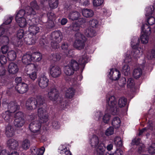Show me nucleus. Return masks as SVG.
Wrapping results in <instances>:
<instances>
[{
  "label": "nucleus",
  "instance_id": "dca6fc26",
  "mask_svg": "<svg viewBox=\"0 0 155 155\" xmlns=\"http://www.w3.org/2000/svg\"><path fill=\"white\" fill-rule=\"evenodd\" d=\"M15 88L17 91L21 94L25 93L28 91V85L24 83L18 84L16 85Z\"/></svg>",
  "mask_w": 155,
  "mask_h": 155
},
{
  "label": "nucleus",
  "instance_id": "69168bd1",
  "mask_svg": "<svg viewBox=\"0 0 155 155\" xmlns=\"http://www.w3.org/2000/svg\"><path fill=\"white\" fill-rule=\"evenodd\" d=\"M7 61V58L5 56L3 55L0 56V63L2 65L5 64Z\"/></svg>",
  "mask_w": 155,
  "mask_h": 155
},
{
  "label": "nucleus",
  "instance_id": "7c9ffc66",
  "mask_svg": "<svg viewBox=\"0 0 155 155\" xmlns=\"http://www.w3.org/2000/svg\"><path fill=\"white\" fill-rule=\"evenodd\" d=\"M17 22L21 27H24L26 26L27 22L26 18H21L15 19Z\"/></svg>",
  "mask_w": 155,
  "mask_h": 155
},
{
  "label": "nucleus",
  "instance_id": "f3484780",
  "mask_svg": "<svg viewBox=\"0 0 155 155\" xmlns=\"http://www.w3.org/2000/svg\"><path fill=\"white\" fill-rule=\"evenodd\" d=\"M18 66L15 63L11 62L8 65V70L10 74H15L18 72Z\"/></svg>",
  "mask_w": 155,
  "mask_h": 155
},
{
  "label": "nucleus",
  "instance_id": "a18cd8bd",
  "mask_svg": "<svg viewBox=\"0 0 155 155\" xmlns=\"http://www.w3.org/2000/svg\"><path fill=\"white\" fill-rule=\"evenodd\" d=\"M130 68L129 66L127 64H125L123 66L122 71L125 75H127L130 73Z\"/></svg>",
  "mask_w": 155,
  "mask_h": 155
},
{
  "label": "nucleus",
  "instance_id": "37998d69",
  "mask_svg": "<svg viewBox=\"0 0 155 155\" xmlns=\"http://www.w3.org/2000/svg\"><path fill=\"white\" fill-rule=\"evenodd\" d=\"M16 57V53L15 51L12 50L8 52V57L9 60L14 61Z\"/></svg>",
  "mask_w": 155,
  "mask_h": 155
},
{
  "label": "nucleus",
  "instance_id": "a878e982",
  "mask_svg": "<svg viewBox=\"0 0 155 155\" xmlns=\"http://www.w3.org/2000/svg\"><path fill=\"white\" fill-rule=\"evenodd\" d=\"M15 130L13 127L10 125H7L5 128V134L8 137H11L13 136Z\"/></svg>",
  "mask_w": 155,
  "mask_h": 155
},
{
  "label": "nucleus",
  "instance_id": "0eeeda50",
  "mask_svg": "<svg viewBox=\"0 0 155 155\" xmlns=\"http://www.w3.org/2000/svg\"><path fill=\"white\" fill-rule=\"evenodd\" d=\"M37 114L41 123H45L48 121V115L45 107H41L38 109Z\"/></svg>",
  "mask_w": 155,
  "mask_h": 155
},
{
  "label": "nucleus",
  "instance_id": "4c0bfd02",
  "mask_svg": "<svg viewBox=\"0 0 155 155\" xmlns=\"http://www.w3.org/2000/svg\"><path fill=\"white\" fill-rule=\"evenodd\" d=\"M25 123V119H17L15 120L14 122V124L16 127H21L23 126Z\"/></svg>",
  "mask_w": 155,
  "mask_h": 155
},
{
  "label": "nucleus",
  "instance_id": "a211bd4d",
  "mask_svg": "<svg viewBox=\"0 0 155 155\" xmlns=\"http://www.w3.org/2000/svg\"><path fill=\"white\" fill-rule=\"evenodd\" d=\"M22 63L28 65L33 61L31 54L27 53L24 54L22 58Z\"/></svg>",
  "mask_w": 155,
  "mask_h": 155
},
{
  "label": "nucleus",
  "instance_id": "2f4dec72",
  "mask_svg": "<svg viewBox=\"0 0 155 155\" xmlns=\"http://www.w3.org/2000/svg\"><path fill=\"white\" fill-rule=\"evenodd\" d=\"M120 124V120L118 117H115L112 120V125L115 128L119 127Z\"/></svg>",
  "mask_w": 155,
  "mask_h": 155
},
{
  "label": "nucleus",
  "instance_id": "8fccbe9b",
  "mask_svg": "<svg viewBox=\"0 0 155 155\" xmlns=\"http://www.w3.org/2000/svg\"><path fill=\"white\" fill-rule=\"evenodd\" d=\"M135 85L134 79L132 78H129L127 82V86L128 88H131L134 87Z\"/></svg>",
  "mask_w": 155,
  "mask_h": 155
},
{
  "label": "nucleus",
  "instance_id": "603ef678",
  "mask_svg": "<svg viewBox=\"0 0 155 155\" xmlns=\"http://www.w3.org/2000/svg\"><path fill=\"white\" fill-rule=\"evenodd\" d=\"M58 150L59 152L61 154H63L64 153H65V152L69 150H68L65 145H61L59 147Z\"/></svg>",
  "mask_w": 155,
  "mask_h": 155
},
{
  "label": "nucleus",
  "instance_id": "4be33fe9",
  "mask_svg": "<svg viewBox=\"0 0 155 155\" xmlns=\"http://www.w3.org/2000/svg\"><path fill=\"white\" fill-rule=\"evenodd\" d=\"M80 14L78 12L73 11L70 12L68 17L69 19L72 20H77L80 17Z\"/></svg>",
  "mask_w": 155,
  "mask_h": 155
},
{
  "label": "nucleus",
  "instance_id": "774afa93",
  "mask_svg": "<svg viewBox=\"0 0 155 155\" xmlns=\"http://www.w3.org/2000/svg\"><path fill=\"white\" fill-rule=\"evenodd\" d=\"M147 22L150 25H152L155 23V18L153 17H150L147 18Z\"/></svg>",
  "mask_w": 155,
  "mask_h": 155
},
{
  "label": "nucleus",
  "instance_id": "393cba45",
  "mask_svg": "<svg viewBox=\"0 0 155 155\" xmlns=\"http://www.w3.org/2000/svg\"><path fill=\"white\" fill-rule=\"evenodd\" d=\"M31 152L34 154L37 155H43L45 151V149L44 147H42L40 148H37L35 147H33L31 149Z\"/></svg>",
  "mask_w": 155,
  "mask_h": 155
},
{
  "label": "nucleus",
  "instance_id": "6e6552de",
  "mask_svg": "<svg viewBox=\"0 0 155 155\" xmlns=\"http://www.w3.org/2000/svg\"><path fill=\"white\" fill-rule=\"evenodd\" d=\"M2 105L5 108H8V110L9 112L13 113L19 108V107L16 103L11 101L8 103L6 101H3Z\"/></svg>",
  "mask_w": 155,
  "mask_h": 155
},
{
  "label": "nucleus",
  "instance_id": "c03bdc74",
  "mask_svg": "<svg viewBox=\"0 0 155 155\" xmlns=\"http://www.w3.org/2000/svg\"><path fill=\"white\" fill-rule=\"evenodd\" d=\"M49 5L51 9L57 8L58 5V0H49Z\"/></svg>",
  "mask_w": 155,
  "mask_h": 155
},
{
  "label": "nucleus",
  "instance_id": "423d86ee",
  "mask_svg": "<svg viewBox=\"0 0 155 155\" xmlns=\"http://www.w3.org/2000/svg\"><path fill=\"white\" fill-rule=\"evenodd\" d=\"M141 30L143 32L140 37V40L142 43L144 44L147 43L151 33V29L150 26L147 24H144L141 27Z\"/></svg>",
  "mask_w": 155,
  "mask_h": 155
},
{
  "label": "nucleus",
  "instance_id": "aec40b11",
  "mask_svg": "<svg viewBox=\"0 0 155 155\" xmlns=\"http://www.w3.org/2000/svg\"><path fill=\"white\" fill-rule=\"evenodd\" d=\"M99 142L98 137L95 135H93L90 139L89 142L91 147L95 148L100 144Z\"/></svg>",
  "mask_w": 155,
  "mask_h": 155
},
{
  "label": "nucleus",
  "instance_id": "1a4fd4ad",
  "mask_svg": "<svg viewBox=\"0 0 155 155\" xmlns=\"http://www.w3.org/2000/svg\"><path fill=\"white\" fill-rule=\"evenodd\" d=\"M48 70L51 75L53 78H58L61 74L60 68L56 65H51L48 68Z\"/></svg>",
  "mask_w": 155,
  "mask_h": 155
},
{
  "label": "nucleus",
  "instance_id": "b1692460",
  "mask_svg": "<svg viewBox=\"0 0 155 155\" xmlns=\"http://www.w3.org/2000/svg\"><path fill=\"white\" fill-rule=\"evenodd\" d=\"M2 116L5 121L7 122L10 123L12 121V113L9 112V111H6L3 113Z\"/></svg>",
  "mask_w": 155,
  "mask_h": 155
},
{
  "label": "nucleus",
  "instance_id": "cd10ccee",
  "mask_svg": "<svg viewBox=\"0 0 155 155\" xmlns=\"http://www.w3.org/2000/svg\"><path fill=\"white\" fill-rule=\"evenodd\" d=\"M78 61L80 65H84L87 62L88 57L87 54H84L78 57Z\"/></svg>",
  "mask_w": 155,
  "mask_h": 155
},
{
  "label": "nucleus",
  "instance_id": "a19ab883",
  "mask_svg": "<svg viewBox=\"0 0 155 155\" xmlns=\"http://www.w3.org/2000/svg\"><path fill=\"white\" fill-rule=\"evenodd\" d=\"M140 42L139 38L137 37H134L132 39L131 41V45L133 48H135V47H138V45Z\"/></svg>",
  "mask_w": 155,
  "mask_h": 155
},
{
  "label": "nucleus",
  "instance_id": "ddd939ff",
  "mask_svg": "<svg viewBox=\"0 0 155 155\" xmlns=\"http://www.w3.org/2000/svg\"><path fill=\"white\" fill-rule=\"evenodd\" d=\"M120 72L117 70L112 69L109 72L108 77L112 80H117L120 78Z\"/></svg>",
  "mask_w": 155,
  "mask_h": 155
},
{
  "label": "nucleus",
  "instance_id": "6e6d98bb",
  "mask_svg": "<svg viewBox=\"0 0 155 155\" xmlns=\"http://www.w3.org/2000/svg\"><path fill=\"white\" fill-rule=\"evenodd\" d=\"M24 114L21 111L18 112L16 113L15 115V119H24L23 118Z\"/></svg>",
  "mask_w": 155,
  "mask_h": 155
},
{
  "label": "nucleus",
  "instance_id": "473e14b6",
  "mask_svg": "<svg viewBox=\"0 0 155 155\" xmlns=\"http://www.w3.org/2000/svg\"><path fill=\"white\" fill-rule=\"evenodd\" d=\"M33 61H39L42 59L41 54L39 52H36L31 54Z\"/></svg>",
  "mask_w": 155,
  "mask_h": 155
},
{
  "label": "nucleus",
  "instance_id": "5fc2aeb1",
  "mask_svg": "<svg viewBox=\"0 0 155 155\" xmlns=\"http://www.w3.org/2000/svg\"><path fill=\"white\" fill-rule=\"evenodd\" d=\"M48 20L49 21H53L55 20L56 16L52 12H48L47 14Z\"/></svg>",
  "mask_w": 155,
  "mask_h": 155
},
{
  "label": "nucleus",
  "instance_id": "c9c22d12",
  "mask_svg": "<svg viewBox=\"0 0 155 155\" xmlns=\"http://www.w3.org/2000/svg\"><path fill=\"white\" fill-rule=\"evenodd\" d=\"M84 34L87 37H92L96 35L95 31L91 28H88L84 31Z\"/></svg>",
  "mask_w": 155,
  "mask_h": 155
},
{
  "label": "nucleus",
  "instance_id": "58836bf2",
  "mask_svg": "<svg viewBox=\"0 0 155 155\" xmlns=\"http://www.w3.org/2000/svg\"><path fill=\"white\" fill-rule=\"evenodd\" d=\"M74 71H77L79 69V64L77 61L74 60H72L70 61L68 64Z\"/></svg>",
  "mask_w": 155,
  "mask_h": 155
},
{
  "label": "nucleus",
  "instance_id": "9d476101",
  "mask_svg": "<svg viewBox=\"0 0 155 155\" xmlns=\"http://www.w3.org/2000/svg\"><path fill=\"white\" fill-rule=\"evenodd\" d=\"M30 5L31 8L28 6L26 7V12L28 14H29L28 16H31L33 18L35 17V15L36 14V12L33 9L38 10L39 8V6L35 1H34L31 2Z\"/></svg>",
  "mask_w": 155,
  "mask_h": 155
},
{
  "label": "nucleus",
  "instance_id": "79ce46f5",
  "mask_svg": "<svg viewBox=\"0 0 155 155\" xmlns=\"http://www.w3.org/2000/svg\"><path fill=\"white\" fill-rule=\"evenodd\" d=\"M108 113H111L112 114V112L110 111H109L107 109L106 111L105 114L103 118V121L104 123H107L110 118V115Z\"/></svg>",
  "mask_w": 155,
  "mask_h": 155
},
{
  "label": "nucleus",
  "instance_id": "412c9836",
  "mask_svg": "<svg viewBox=\"0 0 155 155\" xmlns=\"http://www.w3.org/2000/svg\"><path fill=\"white\" fill-rule=\"evenodd\" d=\"M8 147L11 149H15L18 147V142L13 139L8 140L7 142Z\"/></svg>",
  "mask_w": 155,
  "mask_h": 155
},
{
  "label": "nucleus",
  "instance_id": "72a5a7b5",
  "mask_svg": "<svg viewBox=\"0 0 155 155\" xmlns=\"http://www.w3.org/2000/svg\"><path fill=\"white\" fill-rule=\"evenodd\" d=\"M75 93V90L72 88L68 89L65 92V97L69 98H71L74 96Z\"/></svg>",
  "mask_w": 155,
  "mask_h": 155
},
{
  "label": "nucleus",
  "instance_id": "7ed1b4c3",
  "mask_svg": "<svg viewBox=\"0 0 155 155\" xmlns=\"http://www.w3.org/2000/svg\"><path fill=\"white\" fill-rule=\"evenodd\" d=\"M51 46L53 49H56L59 48V43L62 39V34L59 31L53 32L51 35Z\"/></svg>",
  "mask_w": 155,
  "mask_h": 155
},
{
  "label": "nucleus",
  "instance_id": "052dcab7",
  "mask_svg": "<svg viewBox=\"0 0 155 155\" xmlns=\"http://www.w3.org/2000/svg\"><path fill=\"white\" fill-rule=\"evenodd\" d=\"M132 60V57L130 55V51H128L125 55L124 61L126 63H129Z\"/></svg>",
  "mask_w": 155,
  "mask_h": 155
},
{
  "label": "nucleus",
  "instance_id": "9b49d317",
  "mask_svg": "<svg viewBox=\"0 0 155 155\" xmlns=\"http://www.w3.org/2000/svg\"><path fill=\"white\" fill-rule=\"evenodd\" d=\"M37 81L39 87L41 88L44 89L48 86L49 80L46 76L43 75L40 76Z\"/></svg>",
  "mask_w": 155,
  "mask_h": 155
},
{
  "label": "nucleus",
  "instance_id": "e433bc0d",
  "mask_svg": "<svg viewBox=\"0 0 155 155\" xmlns=\"http://www.w3.org/2000/svg\"><path fill=\"white\" fill-rule=\"evenodd\" d=\"M74 70L68 65L64 68V72L67 75H71L74 73Z\"/></svg>",
  "mask_w": 155,
  "mask_h": 155
},
{
  "label": "nucleus",
  "instance_id": "c756f323",
  "mask_svg": "<svg viewBox=\"0 0 155 155\" xmlns=\"http://www.w3.org/2000/svg\"><path fill=\"white\" fill-rule=\"evenodd\" d=\"M83 15L86 18L91 17L94 15V12L92 10L89 9H84L82 10Z\"/></svg>",
  "mask_w": 155,
  "mask_h": 155
},
{
  "label": "nucleus",
  "instance_id": "f8f14e48",
  "mask_svg": "<svg viewBox=\"0 0 155 155\" xmlns=\"http://www.w3.org/2000/svg\"><path fill=\"white\" fill-rule=\"evenodd\" d=\"M41 125V123L39 121L35 120L30 124L29 127L31 131L34 133H37L39 131Z\"/></svg>",
  "mask_w": 155,
  "mask_h": 155
},
{
  "label": "nucleus",
  "instance_id": "09e8293b",
  "mask_svg": "<svg viewBox=\"0 0 155 155\" xmlns=\"http://www.w3.org/2000/svg\"><path fill=\"white\" fill-rule=\"evenodd\" d=\"M80 27L78 23L76 22L71 24L70 26V28L73 31H77L79 30Z\"/></svg>",
  "mask_w": 155,
  "mask_h": 155
},
{
  "label": "nucleus",
  "instance_id": "13d9d810",
  "mask_svg": "<svg viewBox=\"0 0 155 155\" xmlns=\"http://www.w3.org/2000/svg\"><path fill=\"white\" fill-rule=\"evenodd\" d=\"M0 42L2 43L8 44L9 42V39L8 37L5 35H3L0 38Z\"/></svg>",
  "mask_w": 155,
  "mask_h": 155
},
{
  "label": "nucleus",
  "instance_id": "338daca9",
  "mask_svg": "<svg viewBox=\"0 0 155 155\" xmlns=\"http://www.w3.org/2000/svg\"><path fill=\"white\" fill-rule=\"evenodd\" d=\"M147 58L149 59L155 58V51L152 50L150 52H149L147 55Z\"/></svg>",
  "mask_w": 155,
  "mask_h": 155
},
{
  "label": "nucleus",
  "instance_id": "f257e3e1",
  "mask_svg": "<svg viewBox=\"0 0 155 155\" xmlns=\"http://www.w3.org/2000/svg\"><path fill=\"white\" fill-rule=\"evenodd\" d=\"M43 101L42 97L40 96H37L36 98H31L28 99L26 101L25 107L28 110H32L35 109L39 105L43 104Z\"/></svg>",
  "mask_w": 155,
  "mask_h": 155
},
{
  "label": "nucleus",
  "instance_id": "c85d7f7f",
  "mask_svg": "<svg viewBox=\"0 0 155 155\" xmlns=\"http://www.w3.org/2000/svg\"><path fill=\"white\" fill-rule=\"evenodd\" d=\"M106 149L104 144L101 143L96 148V151L97 153L99 155H102L104 154Z\"/></svg>",
  "mask_w": 155,
  "mask_h": 155
},
{
  "label": "nucleus",
  "instance_id": "2eb2a0df",
  "mask_svg": "<svg viewBox=\"0 0 155 155\" xmlns=\"http://www.w3.org/2000/svg\"><path fill=\"white\" fill-rule=\"evenodd\" d=\"M24 37V40L26 44L31 45L35 43L36 39L35 35L29 33Z\"/></svg>",
  "mask_w": 155,
  "mask_h": 155
},
{
  "label": "nucleus",
  "instance_id": "3c124183",
  "mask_svg": "<svg viewBox=\"0 0 155 155\" xmlns=\"http://www.w3.org/2000/svg\"><path fill=\"white\" fill-rule=\"evenodd\" d=\"M61 58V56L59 54H55L51 55L50 57V59L54 61H59Z\"/></svg>",
  "mask_w": 155,
  "mask_h": 155
},
{
  "label": "nucleus",
  "instance_id": "864d4df0",
  "mask_svg": "<svg viewBox=\"0 0 155 155\" xmlns=\"http://www.w3.org/2000/svg\"><path fill=\"white\" fill-rule=\"evenodd\" d=\"M114 133V130L113 127H109L107 128L105 131V134L107 136H109L113 134Z\"/></svg>",
  "mask_w": 155,
  "mask_h": 155
},
{
  "label": "nucleus",
  "instance_id": "39448f33",
  "mask_svg": "<svg viewBox=\"0 0 155 155\" xmlns=\"http://www.w3.org/2000/svg\"><path fill=\"white\" fill-rule=\"evenodd\" d=\"M75 41L74 43V47L76 48L81 50L83 49L85 45L86 38L85 36L80 32L75 35Z\"/></svg>",
  "mask_w": 155,
  "mask_h": 155
},
{
  "label": "nucleus",
  "instance_id": "49530a36",
  "mask_svg": "<svg viewBox=\"0 0 155 155\" xmlns=\"http://www.w3.org/2000/svg\"><path fill=\"white\" fill-rule=\"evenodd\" d=\"M127 100L124 97L120 98L118 101V105L120 107H122L124 106L126 104Z\"/></svg>",
  "mask_w": 155,
  "mask_h": 155
},
{
  "label": "nucleus",
  "instance_id": "4468645a",
  "mask_svg": "<svg viewBox=\"0 0 155 155\" xmlns=\"http://www.w3.org/2000/svg\"><path fill=\"white\" fill-rule=\"evenodd\" d=\"M28 15H29V14H28L26 12V8L25 11L23 10H21L17 12L15 17V19L17 18H26V19H28L31 20V18L32 21H34L35 20V18H33V17H32V16H28Z\"/></svg>",
  "mask_w": 155,
  "mask_h": 155
},
{
  "label": "nucleus",
  "instance_id": "20e7f679",
  "mask_svg": "<svg viewBox=\"0 0 155 155\" xmlns=\"http://www.w3.org/2000/svg\"><path fill=\"white\" fill-rule=\"evenodd\" d=\"M107 102V110L112 111V114L113 115L117 114L119 109L117 106V100L115 97L113 96H111L108 99Z\"/></svg>",
  "mask_w": 155,
  "mask_h": 155
},
{
  "label": "nucleus",
  "instance_id": "6ab92c4d",
  "mask_svg": "<svg viewBox=\"0 0 155 155\" xmlns=\"http://www.w3.org/2000/svg\"><path fill=\"white\" fill-rule=\"evenodd\" d=\"M133 48V52L131 53V54L134 57L137 59L142 56L143 52V48L138 47H135V48Z\"/></svg>",
  "mask_w": 155,
  "mask_h": 155
},
{
  "label": "nucleus",
  "instance_id": "e2e57ef3",
  "mask_svg": "<svg viewBox=\"0 0 155 155\" xmlns=\"http://www.w3.org/2000/svg\"><path fill=\"white\" fill-rule=\"evenodd\" d=\"M149 153L151 154L155 153V143L152 144L148 149Z\"/></svg>",
  "mask_w": 155,
  "mask_h": 155
},
{
  "label": "nucleus",
  "instance_id": "f704fd0d",
  "mask_svg": "<svg viewBox=\"0 0 155 155\" xmlns=\"http://www.w3.org/2000/svg\"><path fill=\"white\" fill-rule=\"evenodd\" d=\"M142 71L140 68L135 69L133 72V76L136 79L139 78L142 75Z\"/></svg>",
  "mask_w": 155,
  "mask_h": 155
},
{
  "label": "nucleus",
  "instance_id": "680f3d73",
  "mask_svg": "<svg viewBox=\"0 0 155 155\" xmlns=\"http://www.w3.org/2000/svg\"><path fill=\"white\" fill-rule=\"evenodd\" d=\"M123 152L120 149H117L116 150L112 153V154L107 153L106 155H122Z\"/></svg>",
  "mask_w": 155,
  "mask_h": 155
},
{
  "label": "nucleus",
  "instance_id": "5701e85b",
  "mask_svg": "<svg viewBox=\"0 0 155 155\" xmlns=\"http://www.w3.org/2000/svg\"><path fill=\"white\" fill-rule=\"evenodd\" d=\"M40 29L39 27L36 25H31L28 27L29 34H31L34 35L39 31Z\"/></svg>",
  "mask_w": 155,
  "mask_h": 155
},
{
  "label": "nucleus",
  "instance_id": "0e129e2a",
  "mask_svg": "<svg viewBox=\"0 0 155 155\" xmlns=\"http://www.w3.org/2000/svg\"><path fill=\"white\" fill-rule=\"evenodd\" d=\"M28 75L31 80L33 81H35L37 77L36 72L35 71H33L30 74H28Z\"/></svg>",
  "mask_w": 155,
  "mask_h": 155
},
{
  "label": "nucleus",
  "instance_id": "ea45409f",
  "mask_svg": "<svg viewBox=\"0 0 155 155\" xmlns=\"http://www.w3.org/2000/svg\"><path fill=\"white\" fill-rule=\"evenodd\" d=\"M30 145V143L29 140L25 139L22 142L21 147L23 149L27 150L29 148Z\"/></svg>",
  "mask_w": 155,
  "mask_h": 155
},
{
  "label": "nucleus",
  "instance_id": "f03ea898",
  "mask_svg": "<svg viewBox=\"0 0 155 155\" xmlns=\"http://www.w3.org/2000/svg\"><path fill=\"white\" fill-rule=\"evenodd\" d=\"M48 99L54 103H62L63 98L59 96L58 91L54 88H51L48 91Z\"/></svg>",
  "mask_w": 155,
  "mask_h": 155
},
{
  "label": "nucleus",
  "instance_id": "bb28decb",
  "mask_svg": "<svg viewBox=\"0 0 155 155\" xmlns=\"http://www.w3.org/2000/svg\"><path fill=\"white\" fill-rule=\"evenodd\" d=\"M70 44L66 42L62 43L61 46V48L65 52V55H68L70 54Z\"/></svg>",
  "mask_w": 155,
  "mask_h": 155
},
{
  "label": "nucleus",
  "instance_id": "bf43d9fd",
  "mask_svg": "<svg viewBox=\"0 0 155 155\" xmlns=\"http://www.w3.org/2000/svg\"><path fill=\"white\" fill-rule=\"evenodd\" d=\"M89 24L92 27L95 28L98 25V22L96 19H92L89 21Z\"/></svg>",
  "mask_w": 155,
  "mask_h": 155
},
{
  "label": "nucleus",
  "instance_id": "4d7b16f0",
  "mask_svg": "<svg viewBox=\"0 0 155 155\" xmlns=\"http://www.w3.org/2000/svg\"><path fill=\"white\" fill-rule=\"evenodd\" d=\"M3 27V25H2L0 27V37L4 34L8 35L10 34L7 31L6 29L5 30Z\"/></svg>",
  "mask_w": 155,
  "mask_h": 155
},
{
  "label": "nucleus",
  "instance_id": "de8ad7c7",
  "mask_svg": "<svg viewBox=\"0 0 155 155\" xmlns=\"http://www.w3.org/2000/svg\"><path fill=\"white\" fill-rule=\"evenodd\" d=\"M154 9V8L153 6H150L146 8V16H149L150 15H151L153 13Z\"/></svg>",
  "mask_w": 155,
  "mask_h": 155
}]
</instances>
